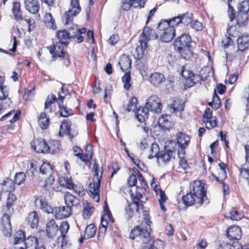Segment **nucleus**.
Wrapping results in <instances>:
<instances>
[{"label":"nucleus","instance_id":"1","mask_svg":"<svg viewBox=\"0 0 249 249\" xmlns=\"http://www.w3.org/2000/svg\"><path fill=\"white\" fill-rule=\"evenodd\" d=\"M134 173L136 174L139 180L140 186H136V190L133 192L131 189L129 191L131 202L125 208V213L129 219L134 216L138 215L141 211L144 209V205L142 198L145 194L148 186L146 180L140 172L136 168L133 169Z\"/></svg>","mask_w":249,"mask_h":249},{"label":"nucleus","instance_id":"2","mask_svg":"<svg viewBox=\"0 0 249 249\" xmlns=\"http://www.w3.org/2000/svg\"><path fill=\"white\" fill-rule=\"evenodd\" d=\"M190 192L182 196L181 200L185 207L195 206L199 208L203 204L210 203L207 196V189L205 184L199 180L191 182L189 186Z\"/></svg>","mask_w":249,"mask_h":249},{"label":"nucleus","instance_id":"3","mask_svg":"<svg viewBox=\"0 0 249 249\" xmlns=\"http://www.w3.org/2000/svg\"><path fill=\"white\" fill-rule=\"evenodd\" d=\"M142 212V218L141 224L134 227L130 231L129 238L131 239H137L138 241L143 244L149 243L151 240V226L152 222L149 212L147 211L141 210Z\"/></svg>","mask_w":249,"mask_h":249},{"label":"nucleus","instance_id":"4","mask_svg":"<svg viewBox=\"0 0 249 249\" xmlns=\"http://www.w3.org/2000/svg\"><path fill=\"white\" fill-rule=\"evenodd\" d=\"M192 39L188 34L183 33L174 40L173 45L175 50L184 59H189L193 54L192 46Z\"/></svg>","mask_w":249,"mask_h":249},{"label":"nucleus","instance_id":"5","mask_svg":"<svg viewBox=\"0 0 249 249\" xmlns=\"http://www.w3.org/2000/svg\"><path fill=\"white\" fill-rule=\"evenodd\" d=\"M159 35L153 29L145 26L142 32L139 36V42L140 45L136 48V53L137 59H141L148 49V43L151 39H157Z\"/></svg>","mask_w":249,"mask_h":249},{"label":"nucleus","instance_id":"6","mask_svg":"<svg viewBox=\"0 0 249 249\" xmlns=\"http://www.w3.org/2000/svg\"><path fill=\"white\" fill-rule=\"evenodd\" d=\"M94 177H96V180L90 182L88 186L89 193L90 197L95 202L100 200V187L103 174V168H99L97 162L95 160L92 166Z\"/></svg>","mask_w":249,"mask_h":249},{"label":"nucleus","instance_id":"7","mask_svg":"<svg viewBox=\"0 0 249 249\" xmlns=\"http://www.w3.org/2000/svg\"><path fill=\"white\" fill-rule=\"evenodd\" d=\"M226 237L229 239V242L225 245L229 249H240L242 248L241 244H239V240L242 236L241 228L237 225H231L226 230Z\"/></svg>","mask_w":249,"mask_h":249},{"label":"nucleus","instance_id":"8","mask_svg":"<svg viewBox=\"0 0 249 249\" xmlns=\"http://www.w3.org/2000/svg\"><path fill=\"white\" fill-rule=\"evenodd\" d=\"M21 114L20 110H12L2 116L0 119V121L9 122V124L1 127L2 131L13 133L17 129L16 123L20 119Z\"/></svg>","mask_w":249,"mask_h":249},{"label":"nucleus","instance_id":"9","mask_svg":"<svg viewBox=\"0 0 249 249\" xmlns=\"http://www.w3.org/2000/svg\"><path fill=\"white\" fill-rule=\"evenodd\" d=\"M159 37L163 42H171L176 36L175 27L170 25V22L167 20L162 19L158 26Z\"/></svg>","mask_w":249,"mask_h":249},{"label":"nucleus","instance_id":"10","mask_svg":"<svg viewBox=\"0 0 249 249\" xmlns=\"http://www.w3.org/2000/svg\"><path fill=\"white\" fill-rule=\"evenodd\" d=\"M93 148L91 144H88L85 153L80 147L74 146L72 147L73 154L75 157L78 158L85 164L91 165V160L93 157Z\"/></svg>","mask_w":249,"mask_h":249},{"label":"nucleus","instance_id":"11","mask_svg":"<svg viewBox=\"0 0 249 249\" xmlns=\"http://www.w3.org/2000/svg\"><path fill=\"white\" fill-rule=\"evenodd\" d=\"M181 75L185 80V85L188 88H191L197 83L206 79L201 74H195L193 71L186 69L185 66L181 68Z\"/></svg>","mask_w":249,"mask_h":249},{"label":"nucleus","instance_id":"12","mask_svg":"<svg viewBox=\"0 0 249 249\" xmlns=\"http://www.w3.org/2000/svg\"><path fill=\"white\" fill-rule=\"evenodd\" d=\"M168 147V150L159 151L158 152H155V154H149L148 158L152 159L157 158L158 162L160 161L163 163L168 162L176 150V142H173V140L170 141Z\"/></svg>","mask_w":249,"mask_h":249},{"label":"nucleus","instance_id":"13","mask_svg":"<svg viewBox=\"0 0 249 249\" xmlns=\"http://www.w3.org/2000/svg\"><path fill=\"white\" fill-rule=\"evenodd\" d=\"M176 148L177 144L178 145V154L185 156L186 154L185 150L189 146L191 142V137L184 132H178L176 134Z\"/></svg>","mask_w":249,"mask_h":249},{"label":"nucleus","instance_id":"14","mask_svg":"<svg viewBox=\"0 0 249 249\" xmlns=\"http://www.w3.org/2000/svg\"><path fill=\"white\" fill-rule=\"evenodd\" d=\"M3 214L0 220V229L3 234L7 237L12 235V225L11 217L13 213L2 212Z\"/></svg>","mask_w":249,"mask_h":249},{"label":"nucleus","instance_id":"15","mask_svg":"<svg viewBox=\"0 0 249 249\" xmlns=\"http://www.w3.org/2000/svg\"><path fill=\"white\" fill-rule=\"evenodd\" d=\"M202 121L209 130H212L218 126L217 119L215 116H213V111L209 107L205 110L202 115Z\"/></svg>","mask_w":249,"mask_h":249},{"label":"nucleus","instance_id":"16","mask_svg":"<svg viewBox=\"0 0 249 249\" xmlns=\"http://www.w3.org/2000/svg\"><path fill=\"white\" fill-rule=\"evenodd\" d=\"M64 45L57 42H54L52 45L47 47V49L52 55V60L65 57L66 52L64 50Z\"/></svg>","mask_w":249,"mask_h":249},{"label":"nucleus","instance_id":"17","mask_svg":"<svg viewBox=\"0 0 249 249\" xmlns=\"http://www.w3.org/2000/svg\"><path fill=\"white\" fill-rule=\"evenodd\" d=\"M237 53H246L249 50V33H244L239 36L236 40Z\"/></svg>","mask_w":249,"mask_h":249},{"label":"nucleus","instance_id":"18","mask_svg":"<svg viewBox=\"0 0 249 249\" xmlns=\"http://www.w3.org/2000/svg\"><path fill=\"white\" fill-rule=\"evenodd\" d=\"M146 107L149 110L156 113L160 112L162 104L160 102V99L156 95H151L146 101Z\"/></svg>","mask_w":249,"mask_h":249},{"label":"nucleus","instance_id":"19","mask_svg":"<svg viewBox=\"0 0 249 249\" xmlns=\"http://www.w3.org/2000/svg\"><path fill=\"white\" fill-rule=\"evenodd\" d=\"M17 200V197L14 194H8L6 199L5 204L2 207V212L13 213L14 212V207L16 204Z\"/></svg>","mask_w":249,"mask_h":249},{"label":"nucleus","instance_id":"20","mask_svg":"<svg viewBox=\"0 0 249 249\" xmlns=\"http://www.w3.org/2000/svg\"><path fill=\"white\" fill-rule=\"evenodd\" d=\"M52 212L54 213V216L56 218L59 219H63L69 217L72 214V210L67 207L61 206L55 207Z\"/></svg>","mask_w":249,"mask_h":249},{"label":"nucleus","instance_id":"21","mask_svg":"<svg viewBox=\"0 0 249 249\" xmlns=\"http://www.w3.org/2000/svg\"><path fill=\"white\" fill-rule=\"evenodd\" d=\"M47 142L44 139L38 138L32 141L31 146L37 153H47Z\"/></svg>","mask_w":249,"mask_h":249},{"label":"nucleus","instance_id":"22","mask_svg":"<svg viewBox=\"0 0 249 249\" xmlns=\"http://www.w3.org/2000/svg\"><path fill=\"white\" fill-rule=\"evenodd\" d=\"M59 230V226L55 221L52 219L49 220L46 224V234L49 238L55 237Z\"/></svg>","mask_w":249,"mask_h":249},{"label":"nucleus","instance_id":"23","mask_svg":"<svg viewBox=\"0 0 249 249\" xmlns=\"http://www.w3.org/2000/svg\"><path fill=\"white\" fill-rule=\"evenodd\" d=\"M69 31L71 33V38L75 39V42L80 43L84 41V37L82 35L87 32V29L85 28L79 29L77 27H72L69 28Z\"/></svg>","mask_w":249,"mask_h":249},{"label":"nucleus","instance_id":"24","mask_svg":"<svg viewBox=\"0 0 249 249\" xmlns=\"http://www.w3.org/2000/svg\"><path fill=\"white\" fill-rule=\"evenodd\" d=\"M134 3H137L135 7L143 8L145 4V0H121V8L123 11H128Z\"/></svg>","mask_w":249,"mask_h":249},{"label":"nucleus","instance_id":"25","mask_svg":"<svg viewBox=\"0 0 249 249\" xmlns=\"http://www.w3.org/2000/svg\"><path fill=\"white\" fill-rule=\"evenodd\" d=\"M71 122L69 119H64L62 122L59 130V135L61 137L68 135L71 139L73 138V136L71 133Z\"/></svg>","mask_w":249,"mask_h":249},{"label":"nucleus","instance_id":"26","mask_svg":"<svg viewBox=\"0 0 249 249\" xmlns=\"http://www.w3.org/2000/svg\"><path fill=\"white\" fill-rule=\"evenodd\" d=\"M64 198L66 206L71 209L72 207H77L80 205V200L69 192L65 193Z\"/></svg>","mask_w":249,"mask_h":249},{"label":"nucleus","instance_id":"27","mask_svg":"<svg viewBox=\"0 0 249 249\" xmlns=\"http://www.w3.org/2000/svg\"><path fill=\"white\" fill-rule=\"evenodd\" d=\"M235 23L243 27H246L249 22V14L246 12L238 11L233 18V21Z\"/></svg>","mask_w":249,"mask_h":249},{"label":"nucleus","instance_id":"28","mask_svg":"<svg viewBox=\"0 0 249 249\" xmlns=\"http://www.w3.org/2000/svg\"><path fill=\"white\" fill-rule=\"evenodd\" d=\"M118 64L121 71L124 72L131 71L132 60L126 54H124L120 57Z\"/></svg>","mask_w":249,"mask_h":249},{"label":"nucleus","instance_id":"29","mask_svg":"<svg viewBox=\"0 0 249 249\" xmlns=\"http://www.w3.org/2000/svg\"><path fill=\"white\" fill-rule=\"evenodd\" d=\"M71 33L69 30V32L66 30H59L56 33V37L58 40V42L65 47H67L70 43V39L71 38Z\"/></svg>","mask_w":249,"mask_h":249},{"label":"nucleus","instance_id":"30","mask_svg":"<svg viewBox=\"0 0 249 249\" xmlns=\"http://www.w3.org/2000/svg\"><path fill=\"white\" fill-rule=\"evenodd\" d=\"M47 153L56 154L59 153L61 149V144L59 140L51 139L47 142Z\"/></svg>","mask_w":249,"mask_h":249},{"label":"nucleus","instance_id":"31","mask_svg":"<svg viewBox=\"0 0 249 249\" xmlns=\"http://www.w3.org/2000/svg\"><path fill=\"white\" fill-rule=\"evenodd\" d=\"M12 13L14 18L17 21H21L24 20L23 12L21 8L20 3L17 1H14L12 3Z\"/></svg>","mask_w":249,"mask_h":249},{"label":"nucleus","instance_id":"32","mask_svg":"<svg viewBox=\"0 0 249 249\" xmlns=\"http://www.w3.org/2000/svg\"><path fill=\"white\" fill-rule=\"evenodd\" d=\"M55 102H57V99L56 96L53 94L49 95L44 103V110L45 112L51 113L55 110V107L54 103Z\"/></svg>","mask_w":249,"mask_h":249},{"label":"nucleus","instance_id":"33","mask_svg":"<svg viewBox=\"0 0 249 249\" xmlns=\"http://www.w3.org/2000/svg\"><path fill=\"white\" fill-rule=\"evenodd\" d=\"M61 101H57L59 108L58 112L59 116L62 117L67 118L74 114L73 110L63 105L64 97H61Z\"/></svg>","mask_w":249,"mask_h":249},{"label":"nucleus","instance_id":"34","mask_svg":"<svg viewBox=\"0 0 249 249\" xmlns=\"http://www.w3.org/2000/svg\"><path fill=\"white\" fill-rule=\"evenodd\" d=\"M24 245L26 249H46L44 246L38 245V240L36 237L28 236L24 241Z\"/></svg>","mask_w":249,"mask_h":249},{"label":"nucleus","instance_id":"35","mask_svg":"<svg viewBox=\"0 0 249 249\" xmlns=\"http://www.w3.org/2000/svg\"><path fill=\"white\" fill-rule=\"evenodd\" d=\"M24 3L26 10L32 14H37L39 11L40 4L38 0H25Z\"/></svg>","mask_w":249,"mask_h":249},{"label":"nucleus","instance_id":"36","mask_svg":"<svg viewBox=\"0 0 249 249\" xmlns=\"http://www.w3.org/2000/svg\"><path fill=\"white\" fill-rule=\"evenodd\" d=\"M58 183L60 186L70 190L73 188V182L70 174H65L58 178Z\"/></svg>","mask_w":249,"mask_h":249},{"label":"nucleus","instance_id":"37","mask_svg":"<svg viewBox=\"0 0 249 249\" xmlns=\"http://www.w3.org/2000/svg\"><path fill=\"white\" fill-rule=\"evenodd\" d=\"M26 221L32 229H36L39 225V216L37 212L33 211L30 213Z\"/></svg>","mask_w":249,"mask_h":249},{"label":"nucleus","instance_id":"38","mask_svg":"<svg viewBox=\"0 0 249 249\" xmlns=\"http://www.w3.org/2000/svg\"><path fill=\"white\" fill-rule=\"evenodd\" d=\"M149 80L154 86L158 87L165 81V78L163 74L155 72L150 75Z\"/></svg>","mask_w":249,"mask_h":249},{"label":"nucleus","instance_id":"39","mask_svg":"<svg viewBox=\"0 0 249 249\" xmlns=\"http://www.w3.org/2000/svg\"><path fill=\"white\" fill-rule=\"evenodd\" d=\"M36 203L40 206V208L44 212L50 213L52 212L53 210L51 205L48 202L46 198L43 196H39L36 198Z\"/></svg>","mask_w":249,"mask_h":249},{"label":"nucleus","instance_id":"40","mask_svg":"<svg viewBox=\"0 0 249 249\" xmlns=\"http://www.w3.org/2000/svg\"><path fill=\"white\" fill-rule=\"evenodd\" d=\"M111 223L108 219L101 218V224L99 227L97 237L98 240H102L106 233L108 225Z\"/></svg>","mask_w":249,"mask_h":249},{"label":"nucleus","instance_id":"41","mask_svg":"<svg viewBox=\"0 0 249 249\" xmlns=\"http://www.w3.org/2000/svg\"><path fill=\"white\" fill-rule=\"evenodd\" d=\"M1 185L3 192L12 193L15 190V184L14 181L8 178H6L3 180Z\"/></svg>","mask_w":249,"mask_h":249},{"label":"nucleus","instance_id":"42","mask_svg":"<svg viewBox=\"0 0 249 249\" xmlns=\"http://www.w3.org/2000/svg\"><path fill=\"white\" fill-rule=\"evenodd\" d=\"M149 108L146 107H140L135 112L137 120L141 123H144L148 119Z\"/></svg>","mask_w":249,"mask_h":249},{"label":"nucleus","instance_id":"43","mask_svg":"<svg viewBox=\"0 0 249 249\" xmlns=\"http://www.w3.org/2000/svg\"><path fill=\"white\" fill-rule=\"evenodd\" d=\"M83 205L84 207L82 211V216L85 219H89L93 214L95 208L93 205L88 201H84L83 202Z\"/></svg>","mask_w":249,"mask_h":249},{"label":"nucleus","instance_id":"44","mask_svg":"<svg viewBox=\"0 0 249 249\" xmlns=\"http://www.w3.org/2000/svg\"><path fill=\"white\" fill-rule=\"evenodd\" d=\"M185 107L184 102L182 99L175 98L170 105V108L173 110V112H180L184 110Z\"/></svg>","mask_w":249,"mask_h":249},{"label":"nucleus","instance_id":"45","mask_svg":"<svg viewBox=\"0 0 249 249\" xmlns=\"http://www.w3.org/2000/svg\"><path fill=\"white\" fill-rule=\"evenodd\" d=\"M37 121L39 126L43 130L47 129L50 125V119L45 111L40 113L38 116Z\"/></svg>","mask_w":249,"mask_h":249},{"label":"nucleus","instance_id":"46","mask_svg":"<svg viewBox=\"0 0 249 249\" xmlns=\"http://www.w3.org/2000/svg\"><path fill=\"white\" fill-rule=\"evenodd\" d=\"M43 22L47 28L54 30L56 29L57 26L55 20L51 13H47L44 15Z\"/></svg>","mask_w":249,"mask_h":249},{"label":"nucleus","instance_id":"47","mask_svg":"<svg viewBox=\"0 0 249 249\" xmlns=\"http://www.w3.org/2000/svg\"><path fill=\"white\" fill-rule=\"evenodd\" d=\"M243 28L237 24L228 26L227 29V33L229 36L233 37H238L242 32L241 28Z\"/></svg>","mask_w":249,"mask_h":249},{"label":"nucleus","instance_id":"48","mask_svg":"<svg viewBox=\"0 0 249 249\" xmlns=\"http://www.w3.org/2000/svg\"><path fill=\"white\" fill-rule=\"evenodd\" d=\"M55 182V178L53 176H48L46 178L43 184L42 185V188L46 191H51L54 190L53 186Z\"/></svg>","mask_w":249,"mask_h":249},{"label":"nucleus","instance_id":"49","mask_svg":"<svg viewBox=\"0 0 249 249\" xmlns=\"http://www.w3.org/2000/svg\"><path fill=\"white\" fill-rule=\"evenodd\" d=\"M159 196L158 202L160 208L162 211L165 212L166 211V205L167 203L168 198L163 190H160V194Z\"/></svg>","mask_w":249,"mask_h":249},{"label":"nucleus","instance_id":"50","mask_svg":"<svg viewBox=\"0 0 249 249\" xmlns=\"http://www.w3.org/2000/svg\"><path fill=\"white\" fill-rule=\"evenodd\" d=\"M208 105L215 110L221 107V100L219 97L217 95L215 89L214 90L212 101L209 102Z\"/></svg>","mask_w":249,"mask_h":249},{"label":"nucleus","instance_id":"51","mask_svg":"<svg viewBox=\"0 0 249 249\" xmlns=\"http://www.w3.org/2000/svg\"><path fill=\"white\" fill-rule=\"evenodd\" d=\"M40 172L42 174L53 176V173L52 165L48 162H44L39 168Z\"/></svg>","mask_w":249,"mask_h":249},{"label":"nucleus","instance_id":"52","mask_svg":"<svg viewBox=\"0 0 249 249\" xmlns=\"http://www.w3.org/2000/svg\"><path fill=\"white\" fill-rule=\"evenodd\" d=\"M131 71L125 72L124 74L122 77V81L123 84L124 88L128 90L130 89L132 85Z\"/></svg>","mask_w":249,"mask_h":249},{"label":"nucleus","instance_id":"53","mask_svg":"<svg viewBox=\"0 0 249 249\" xmlns=\"http://www.w3.org/2000/svg\"><path fill=\"white\" fill-rule=\"evenodd\" d=\"M101 218L108 219L109 221H110L111 224L115 222L107 202H105Z\"/></svg>","mask_w":249,"mask_h":249},{"label":"nucleus","instance_id":"54","mask_svg":"<svg viewBox=\"0 0 249 249\" xmlns=\"http://www.w3.org/2000/svg\"><path fill=\"white\" fill-rule=\"evenodd\" d=\"M97 231V228L94 224L88 225L85 230L84 234L86 239H89L93 237Z\"/></svg>","mask_w":249,"mask_h":249},{"label":"nucleus","instance_id":"55","mask_svg":"<svg viewBox=\"0 0 249 249\" xmlns=\"http://www.w3.org/2000/svg\"><path fill=\"white\" fill-rule=\"evenodd\" d=\"M26 233L25 231L22 230H18L16 232L14 237V245H17L20 243L24 242L25 240L26 239Z\"/></svg>","mask_w":249,"mask_h":249},{"label":"nucleus","instance_id":"56","mask_svg":"<svg viewBox=\"0 0 249 249\" xmlns=\"http://www.w3.org/2000/svg\"><path fill=\"white\" fill-rule=\"evenodd\" d=\"M229 214L230 218L232 220H240L244 217V213L236 208H232Z\"/></svg>","mask_w":249,"mask_h":249},{"label":"nucleus","instance_id":"57","mask_svg":"<svg viewBox=\"0 0 249 249\" xmlns=\"http://www.w3.org/2000/svg\"><path fill=\"white\" fill-rule=\"evenodd\" d=\"M69 10L73 12L74 15L79 14L82 10L80 5L79 0H71L70 8Z\"/></svg>","mask_w":249,"mask_h":249},{"label":"nucleus","instance_id":"58","mask_svg":"<svg viewBox=\"0 0 249 249\" xmlns=\"http://www.w3.org/2000/svg\"><path fill=\"white\" fill-rule=\"evenodd\" d=\"M169 116L167 115H162L159 119L158 124L160 126L167 129L170 125V122L169 121Z\"/></svg>","mask_w":249,"mask_h":249},{"label":"nucleus","instance_id":"59","mask_svg":"<svg viewBox=\"0 0 249 249\" xmlns=\"http://www.w3.org/2000/svg\"><path fill=\"white\" fill-rule=\"evenodd\" d=\"M70 190H72L79 197H83L86 194V190L83 186L81 183L73 184L72 188Z\"/></svg>","mask_w":249,"mask_h":249},{"label":"nucleus","instance_id":"60","mask_svg":"<svg viewBox=\"0 0 249 249\" xmlns=\"http://www.w3.org/2000/svg\"><path fill=\"white\" fill-rule=\"evenodd\" d=\"M138 104V99L134 96H132L126 107V110L130 112L131 110H135L137 107Z\"/></svg>","mask_w":249,"mask_h":249},{"label":"nucleus","instance_id":"61","mask_svg":"<svg viewBox=\"0 0 249 249\" xmlns=\"http://www.w3.org/2000/svg\"><path fill=\"white\" fill-rule=\"evenodd\" d=\"M9 90L8 88L6 86L0 87V100H8L11 102L10 98L9 97Z\"/></svg>","mask_w":249,"mask_h":249},{"label":"nucleus","instance_id":"62","mask_svg":"<svg viewBox=\"0 0 249 249\" xmlns=\"http://www.w3.org/2000/svg\"><path fill=\"white\" fill-rule=\"evenodd\" d=\"M26 178V176L24 173L18 172L15 175L14 182L15 184L20 185L25 182Z\"/></svg>","mask_w":249,"mask_h":249},{"label":"nucleus","instance_id":"63","mask_svg":"<svg viewBox=\"0 0 249 249\" xmlns=\"http://www.w3.org/2000/svg\"><path fill=\"white\" fill-rule=\"evenodd\" d=\"M237 10L249 14V0H241L237 6Z\"/></svg>","mask_w":249,"mask_h":249},{"label":"nucleus","instance_id":"64","mask_svg":"<svg viewBox=\"0 0 249 249\" xmlns=\"http://www.w3.org/2000/svg\"><path fill=\"white\" fill-rule=\"evenodd\" d=\"M239 171L240 178L246 181L249 185V167L247 168L241 167L239 169Z\"/></svg>","mask_w":249,"mask_h":249}]
</instances>
